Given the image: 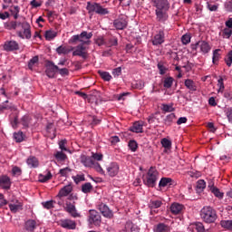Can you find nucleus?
<instances>
[{
  "instance_id": "1",
  "label": "nucleus",
  "mask_w": 232,
  "mask_h": 232,
  "mask_svg": "<svg viewBox=\"0 0 232 232\" xmlns=\"http://www.w3.org/2000/svg\"><path fill=\"white\" fill-rule=\"evenodd\" d=\"M93 37L92 33H88L86 31L82 32L80 34H75L71 37L69 43L71 44H77L80 43L76 47L69 48L68 46L60 45L56 49V53L58 55H68L70 52H72L73 57H82V59L86 60L88 57V52L86 50L92 44V41H90Z\"/></svg>"
},
{
  "instance_id": "2",
  "label": "nucleus",
  "mask_w": 232,
  "mask_h": 232,
  "mask_svg": "<svg viewBox=\"0 0 232 232\" xmlns=\"http://www.w3.org/2000/svg\"><path fill=\"white\" fill-rule=\"evenodd\" d=\"M9 121L14 130H17V128L19 127V124L23 126L24 130H28V128L32 126L33 119H32V116L25 114L19 120V111H15L14 113L9 116Z\"/></svg>"
},
{
  "instance_id": "3",
  "label": "nucleus",
  "mask_w": 232,
  "mask_h": 232,
  "mask_svg": "<svg viewBox=\"0 0 232 232\" xmlns=\"http://www.w3.org/2000/svg\"><path fill=\"white\" fill-rule=\"evenodd\" d=\"M200 217L206 224H214L218 218L213 207L206 206L200 210Z\"/></svg>"
},
{
  "instance_id": "4",
  "label": "nucleus",
  "mask_w": 232,
  "mask_h": 232,
  "mask_svg": "<svg viewBox=\"0 0 232 232\" xmlns=\"http://www.w3.org/2000/svg\"><path fill=\"white\" fill-rule=\"evenodd\" d=\"M157 180H159V171H157V169L150 167L146 179H143V183L145 186H148V188H155Z\"/></svg>"
},
{
  "instance_id": "5",
  "label": "nucleus",
  "mask_w": 232,
  "mask_h": 232,
  "mask_svg": "<svg viewBox=\"0 0 232 232\" xmlns=\"http://www.w3.org/2000/svg\"><path fill=\"white\" fill-rule=\"evenodd\" d=\"M86 10L89 12V14L94 13L98 15H108V14H110L108 8H104L100 3L95 2H87Z\"/></svg>"
},
{
  "instance_id": "6",
  "label": "nucleus",
  "mask_w": 232,
  "mask_h": 232,
  "mask_svg": "<svg viewBox=\"0 0 232 232\" xmlns=\"http://www.w3.org/2000/svg\"><path fill=\"white\" fill-rule=\"evenodd\" d=\"M88 222L89 225L95 226V227H101V224L102 223L101 213L95 209L89 210Z\"/></svg>"
},
{
  "instance_id": "7",
  "label": "nucleus",
  "mask_w": 232,
  "mask_h": 232,
  "mask_svg": "<svg viewBox=\"0 0 232 232\" xmlns=\"http://www.w3.org/2000/svg\"><path fill=\"white\" fill-rule=\"evenodd\" d=\"M17 26H22L24 33L21 31L17 32V35L18 37H20V39H32V31H31V26L30 24L26 21H23V22H17Z\"/></svg>"
},
{
  "instance_id": "8",
  "label": "nucleus",
  "mask_w": 232,
  "mask_h": 232,
  "mask_svg": "<svg viewBox=\"0 0 232 232\" xmlns=\"http://www.w3.org/2000/svg\"><path fill=\"white\" fill-rule=\"evenodd\" d=\"M45 75H47L49 79H53L59 70V66L55 65V63L50 60L45 62Z\"/></svg>"
},
{
  "instance_id": "9",
  "label": "nucleus",
  "mask_w": 232,
  "mask_h": 232,
  "mask_svg": "<svg viewBox=\"0 0 232 232\" xmlns=\"http://www.w3.org/2000/svg\"><path fill=\"white\" fill-rule=\"evenodd\" d=\"M58 225L60 226V227H63V229H67V230L73 231L77 229V222L70 218L60 219L58 221Z\"/></svg>"
},
{
  "instance_id": "10",
  "label": "nucleus",
  "mask_w": 232,
  "mask_h": 232,
  "mask_svg": "<svg viewBox=\"0 0 232 232\" xmlns=\"http://www.w3.org/2000/svg\"><path fill=\"white\" fill-rule=\"evenodd\" d=\"M113 26L116 30H124L128 26V17L121 15L113 22Z\"/></svg>"
},
{
  "instance_id": "11",
  "label": "nucleus",
  "mask_w": 232,
  "mask_h": 232,
  "mask_svg": "<svg viewBox=\"0 0 232 232\" xmlns=\"http://www.w3.org/2000/svg\"><path fill=\"white\" fill-rule=\"evenodd\" d=\"M97 209H99V211L102 213L103 217H105V218H111V217H113V212L104 203H100L97 206Z\"/></svg>"
},
{
  "instance_id": "12",
  "label": "nucleus",
  "mask_w": 232,
  "mask_h": 232,
  "mask_svg": "<svg viewBox=\"0 0 232 232\" xmlns=\"http://www.w3.org/2000/svg\"><path fill=\"white\" fill-rule=\"evenodd\" d=\"M65 211L71 215L73 218H77L81 217V214L77 212V208H75V202H67L65 204Z\"/></svg>"
},
{
  "instance_id": "13",
  "label": "nucleus",
  "mask_w": 232,
  "mask_h": 232,
  "mask_svg": "<svg viewBox=\"0 0 232 232\" xmlns=\"http://www.w3.org/2000/svg\"><path fill=\"white\" fill-rule=\"evenodd\" d=\"M156 10H169V2L168 0H151Z\"/></svg>"
},
{
  "instance_id": "14",
  "label": "nucleus",
  "mask_w": 232,
  "mask_h": 232,
  "mask_svg": "<svg viewBox=\"0 0 232 232\" xmlns=\"http://www.w3.org/2000/svg\"><path fill=\"white\" fill-rule=\"evenodd\" d=\"M5 52H17L19 50V44L16 41H5L4 44Z\"/></svg>"
},
{
  "instance_id": "15",
  "label": "nucleus",
  "mask_w": 232,
  "mask_h": 232,
  "mask_svg": "<svg viewBox=\"0 0 232 232\" xmlns=\"http://www.w3.org/2000/svg\"><path fill=\"white\" fill-rule=\"evenodd\" d=\"M208 188L209 191L211 193H213V195L215 197H217V198H219L220 200H222V198H224V192H221L218 188L215 187V183H213V181H210L208 183Z\"/></svg>"
},
{
  "instance_id": "16",
  "label": "nucleus",
  "mask_w": 232,
  "mask_h": 232,
  "mask_svg": "<svg viewBox=\"0 0 232 232\" xmlns=\"http://www.w3.org/2000/svg\"><path fill=\"white\" fill-rule=\"evenodd\" d=\"M155 14L158 23H165L168 21V10L156 9Z\"/></svg>"
},
{
  "instance_id": "17",
  "label": "nucleus",
  "mask_w": 232,
  "mask_h": 232,
  "mask_svg": "<svg viewBox=\"0 0 232 232\" xmlns=\"http://www.w3.org/2000/svg\"><path fill=\"white\" fill-rule=\"evenodd\" d=\"M72 191H73V187H72V184L66 185L60 189L57 197L58 198H63V197H68V195H70Z\"/></svg>"
},
{
  "instance_id": "18",
  "label": "nucleus",
  "mask_w": 232,
  "mask_h": 232,
  "mask_svg": "<svg viewBox=\"0 0 232 232\" xmlns=\"http://www.w3.org/2000/svg\"><path fill=\"white\" fill-rule=\"evenodd\" d=\"M107 173L109 177H116L119 174V164L112 162L107 168Z\"/></svg>"
},
{
  "instance_id": "19",
  "label": "nucleus",
  "mask_w": 232,
  "mask_h": 232,
  "mask_svg": "<svg viewBox=\"0 0 232 232\" xmlns=\"http://www.w3.org/2000/svg\"><path fill=\"white\" fill-rule=\"evenodd\" d=\"M164 37H165V34L162 30L159 31V34H157L154 36V39L152 40V44L154 46H159V44H162V43H164Z\"/></svg>"
},
{
  "instance_id": "20",
  "label": "nucleus",
  "mask_w": 232,
  "mask_h": 232,
  "mask_svg": "<svg viewBox=\"0 0 232 232\" xmlns=\"http://www.w3.org/2000/svg\"><path fill=\"white\" fill-rule=\"evenodd\" d=\"M10 186H12V183L10 182V178L8 176H1L0 188H3V189H10Z\"/></svg>"
},
{
  "instance_id": "21",
  "label": "nucleus",
  "mask_w": 232,
  "mask_h": 232,
  "mask_svg": "<svg viewBox=\"0 0 232 232\" xmlns=\"http://www.w3.org/2000/svg\"><path fill=\"white\" fill-rule=\"evenodd\" d=\"M125 232H139L140 231V228H139V226L133 224L131 221H127L124 227Z\"/></svg>"
},
{
  "instance_id": "22",
  "label": "nucleus",
  "mask_w": 232,
  "mask_h": 232,
  "mask_svg": "<svg viewBox=\"0 0 232 232\" xmlns=\"http://www.w3.org/2000/svg\"><path fill=\"white\" fill-rule=\"evenodd\" d=\"M198 44L202 53H209V52H211V45H209V43L206 41H198Z\"/></svg>"
},
{
  "instance_id": "23",
  "label": "nucleus",
  "mask_w": 232,
  "mask_h": 232,
  "mask_svg": "<svg viewBox=\"0 0 232 232\" xmlns=\"http://www.w3.org/2000/svg\"><path fill=\"white\" fill-rule=\"evenodd\" d=\"M143 126L142 121H135L130 127V131H132V133H143Z\"/></svg>"
},
{
  "instance_id": "24",
  "label": "nucleus",
  "mask_w": 232,
  "mask_h": 232,
  "mask_svg": "<svg viewBox=\"0 0 232 232\" xmlns=\"http://www.w3.org/2000/svg\"><path fill=\"white\" fill-rule=\"evenodd\" d=\"M175 184V181L171 178H162L160 180L159 188H166L169 186V188H171Z\"/></svg>"
},
{
  "instance_id": "25",
  "label": "nucleus",
  "mask_w": 232,
  "mask_h": 232,
  "mask_svg": "<svg viewBox=\"0 0 232 232\" xmlns=\"http://www.w3.org/2000/svg\"><path fill=\"white\" fill-rule=\"evenodd\" d=\"M184 206L179 203H174L170 206V211L173 215H179L182 213Z\"/></svg>"
},
{
  "instance_id": "26",
  "label": "nucleus",
  "mask_w": 232,
  "mask_h": 232,
  "mask_svg": "<svg viewBox=\"0 0 232 232\" xmlns=\"http://www.w3.org/2000/svg\"><path fill=\"white\" fill-rule=\"evenodd\" d=\"M171 228L169 226L164 224V223H160L154 227V232H170Z\"/></svg>"
},
{
  "instance_id": "27",
  "label": "nucleus",
  "mask_w": 232,
  "mask_h": 232,
  "mask_svg": "<svg viewBox=\"0 0 232 232\" xmlns=\"http://www.w3.org/2000/svg\"><path fill=\"white\" fill-rule=\"evenodd\" d=\"M37 227V222L34 219H29L25 222L24 228L26 231L34 232L35 231V228Z\"/></svg>"
},
{
  "instance_id": "28",
  "label": "nucleus",
  "mask_w": 232,
  "mask_h": 232,
  "mask_svg": "<svg viewBox=\"0 0 232 232\" xmlns=\"http://www.w3.org/2000/svg\"><path fill=\"white\" fill-rule=\"evenodd\" d=\"M186 88L188 90H189V92H197V82H195L193 80L191 79H187L185 80V82H184Z\"/></svg>"
},
{
  "instance_id": "29",
  "label": "nucleus",
  "mask_w": 232,
  "mask_h": 232,
  "mask_svg": "<svg viewBox=\"0 0 232 232\" xmlns=\"http://www.w3.org/2000/svg\"><path fill=\"white\" fill-rule=\"evenodd\" d=\"M26 164L29 168H39V160L34 156H30L26 160Z\"/></svg>"
},
{
  "instance_id": "30",
  "label": "nucleus",
  "mask_w": 232,
  "mask_h": 232,
  "mask_svg": "<svg viewBox=\"0 0 232 232\" xmlns=\"http://www.w3.org/2000/svg\"><path fill=\"white\" fill-rule=\"evenodd\" d=\"M175 119H177V116L175 115V113L168 114L163 119V124H165V126H171L173 124V121H175Z\"/></svg>"
},
{
  "instance_id": "31",
  "label": "nucleus",
  "mask_w": 232,
  "mask_h": 232,
  "mask_svg": "<svg viewBox=\"0 0 232 232\" xmlns=\"http://www.w3.org/2000/svg\"><path fill=\"white\" fill-rule=\"evenodd\" d=\"M8 101H5L0 104V113H3V111H5V110H15V105L13 103L8 104Z\"/></svg>"
},
{
  "instance_id": "32",
  "label": "nucleus",
  "mask_w": 232,
  "mask_h": 232,
  "mask_svg": "<svg viewBox=\"0 0 232 232\" xmlns=\"http://www.w3.org/2000/svg\"><path fill=\"white\" fill-rule=\"evenodd\" d=\"M94 162L95 161L93 160H92V158H90V157L83 156L82 158V164H83V166H85V168H92Z\"/></svg>"
},
{
  "instance_id": "33",
  "label": "nucleus",
  "mask_w": 232,
  "mask_h": 232,
  "mask_svg": "<svg viewBox=\"0 0 232 232\" xmlns=\"http://www.w3.org/2000/svg\"><path fill=\"white\" fill-rule=\"evenodd\" d=\"M162 206V201L159 199H151L149 203V208L153 210V209H159Z\"/></svg>"
},
{
  "instance_id": "34",
  "label": "nucleus",
  "mask_w": 232,
  "mask_h": 232,
  "mask_svg": "<svg viewBox=\"0 0 232 232\" xmlns=\"http://www.w3.org/2000/svg\"><path fill=\"white\" fill-rule=\"evenodd\" d=\"M118 40L115 36H111L109 39L105 40V46L111 48V46H117Z\"/></svg>"
},
{
  "instance_id": "35",
  "label": "nucleus",
  "mask_w": 232,
  "mask_h": 232,
  "mask_svg": "<svg viewBox=\"0 0 232 232\" xmlns=\"http://www.w3.org/2000/svg\"><path fill=\"white\" fill-rule=\"evenodd\" d=\"M192 229L194 232H206V228L204 227V224L200 222H196L192 224Z\"/></svg>"
},
{
  "instance_id": "36",
  "label": "nucleus",
  "mask_w": 232,
  "mask_h": 232,
  "mask_svg": "<svg viewBox=\"0 0 232 232\" xmlns=\"http://www.w3.org/2000/svg\"><path fill=\"white\" fill-rule=\"evenodd\" d=\"M174 81H175V79H173V77H171V76L166 77L163 80V88L169 90V88H171V86H173Z\"/></svg>"
},
{
  "instance_id": "37",
  "label": "nucleus",
  "mask_w": 232,
  "mask_h": 232,
  "mask_svg": "<svg viewBox=\"0 0 232 232\" xmlns=\"http://www.w3.org/2000/svg\"><path fill=\"white\" fill-rule=\"evenodd\" d=\"M221 50L220 49H216L213 51V56H212V63L213 64H218V61H220V54Z\"/></svg>"
},
{
  "instance_id": "38",
  "label": "nucleus",
  "mask_w": 232,
  "mask_h": 232,
  "mask_svg": "<svg viewBox=\"0 0 232 232\" xmlns=\"http://www.w3.org/2000/svg\"><path fill=\"white\" fill-rule=\"evenodd\" d=\"M161 110L165 113H171V112L175 111V108L173 107V104L163 103V104H161Z\"/></svg>"
},
{
  "instance_id": "39",
  "label": "nucleus",
  "mask_w": 232,
  "mask_h": 232,
  "mask_svg": "<svg viewBox=\"0 0 232 232\" xmlns=\"http://www.w3.org/2000/svg\"><path fill=\"white\" fill-rule=\"evenodd\" d=\"M220 226L227 231H232V220H221Z\"/></svg>"
},
{
  "instance_id": "40",
  "label": "nucleus",
  "mask_w": 232,
  "mask_h": 232,
  "mask_svg": "<svg viewBox=\"0 0 232 232\" xmlns=\"http://www.w3.org/2000/svg\"><path fill=\"white\" fill-rule=\"evenodd\" d=\"M92 189H93V186L90 182H87V183L82 185V193H85V194L92 193Z\"/></svg>"
},
{
  "instance_id": "41",
  "label": "nucleus",
  "mask_w": 232,
  "mask_h": 232,
  "mask_svg": "<svg viewBox=\"0 0 232 232\" xmlns=\"http://www.w3.org/2000/svg\"><path fill=\"white\" fill-rule=\"evenodd\" d=\"M38 179H39V182H42V183L48 182V180H51L52 179V172L47 171L46 175L40 174Z\"/></svg>"
},
{
  "instance_id": "42",
  "label": "nucleus",
  "mask_w": 232,
  "mask_h": 232,
  "mask_svg": "<svg viewBox=\"0 0 232 232\" xmlns=\"http://www.w3.org/2000/svg\"><path fill=\"white\" fill-rule=\"evenodd\" d=\"M13 137L15 142H23V140H24V133H23V131L21 130L18 132H14Z\"/></svg>"
},
{
  "instance_id": "43",
  "label": "nucleus",
  "mask_w": 232,
  "mask_h": 232,
  "mask_svg": "<svg viewBox=\"0 0 232 232\" xmlns=\"http://www.w3.org/2000/svg\"><path fill=\"white\" fill-rule=\"evenodd\" d=\"M36 64H39V56H34L33 57L29 62H28V69L29 70H34V66Z\"/></svg>"
},
{
  "instance_id": "44",
  "label": "nucleus",
  "mask_w": 232,
  "mask_h": 232,
  "mask_svg": "<svg viewBox=\"0 0 232 232\" xmlns=\"http://www.w3.org/2000/svg\"><path fill=\"white\" fill-rule=\"evenodd\" d=\"M55 37H57V32L52 30L45 32L46 41H52L53 39H55Z\"/></svg>"
},
{
  "instance_id": "45",
  "label": "nucleus",
  "mask_w": 232,
  "mask_h": 232,
  "mask_svg": "<svg viewBox=\"0 0 232 232\" xmlns=\"http://www.w3.org/2000/svg\"><path fill=\"white\" fill-rule=\"evenodd\" d=\"M9 209L12 213H17L19 209H23V204H9Z\"/></svg>"
},
{
  "instance_id": "46",
  "label": "nucleus",
  "mask_w": 232,
  "mask_h": 232,
  "mask_svg": "<svg viewBox=\"0 0 232 232\" xmlns=\"http://www.w3.org/2000/svg\"><path fill=\"white\" fill-rule=\"evenodd\" d=\"M98 73L103 81H107V82L111 81V74H110V72H103V71H99Z\"/></svg>"
},
{
  "instance_id": "47",
  "label": "nucleus",
  "mask_w": 232,
  "mask_h": 232,
  "mask_svg": "<svg viewBox=\"0 0 232 232\" xmlns=\"http://www.w3.org/2000/svg\"><path fill=\"white\" fill-rule=\"evenodd\" d=\"M158 70L160 72V75H166L167 72H168V67H166V65H164V63L162 62H160L158 64Z\"/></svg>"
},
{
  "instance_id": "48",
  "label": "nucleus",
  "mask_w": 232,
  "mask_h": 232,
  "mask_svg": "<svg viewBox=\"0 0 232 232\" xmlns=\"http://www.w3.org/2000/svg\"><path fill=\"white\" fill-rule=\"evenodd\" d=\"M134 90H142L144 88V82L138 80L131 83Z\"/></svg>"
},
{
  "instance_id": "49",
  "label": "nucleus",
  "mask_w": 232,
  "mask_h": 232,
  "mask_svg": "<svg viewBox=\"0 0 232 232\" xmlns=\"http://www.w3.org/2000/svg\"><path fill=\"white\" fill-rule=\"evenodd\" d=\"M20 11H21V8H19V5H14L13 8L9 10L12 15H14V19H17L19 17Z\"/></svg>"
},
{
  "instance_id": "50",
  "label": "nucleus",
  "mask_w": 232,
  "mask_h": 232,
  "mask_svg": "<svg viewBox=\"0 0 232 232\" xmlns=\"http://www.w3.org/2000/svg\"><path fill=\"white\" fill-rule=\"evenodd\" d=\"M6 30H15L17 28V21H11L5 24Z\"/></svg>"
},
{
  "instance_id": "51",
  "label": "nucleus",
  "mask_w": 232,
  "mask_h": 232,
  "mask_svg": "<svg viewBox=\"0 0 232 232\" xmlns=\"http://www.w3.org/2000/svg\"><path fill=\"white\" fill-rule=\"evenodd\" d=\"M225 63L228 68H231L232 64V50L227 53V54L225 56Z\"/></svg>"
},
{
  "instance_id": "52",
  "label": "nucleus",
  "mask_w": 232,
  "mask_h": 232,
  "mask_svg": "<svg viewBox=\"0 0 232 232\" xmlns=\"http://www.w3.org/2000/svg\"><path fill=\"white\" fill-rule=\"evenodd\" d=\"M231 35H232V29H230L229 27H226L225 29H223L222 36L224 37V39H229Z\"/></svg>"
},
{
  "instance_id": "53",
  "label": "nucleus",
  "mask_w": 232,
  "mask_h": 232,
  "mask_svg": "<svg viewBox=\"0 0 232 232\" xmlns=\"http://www.w3.org/2000/svg\"><path fill=\"white\" fill-rule=\"evenodd\" d=\"M161 145L165 150H169L172 146L171 140H168L167 138H163L161 140Z\"/></svg>"
},
{
  "instance_id": "54",
  "label": "nucleus",
  "mask_w": 232,
  "mask_h": 232,
  "mask_svg": "<svg viewBox=\"0 0 232 232\" xmlns=\"http://www.w3.org/2000/svg\"><path fill=\"white\" fill-rule=\"evenodd\" d=\"M54 157L56 160H66V159H68V156H66L63 151H57L54 154Z\"/></svg>"
},
{
  "instance_id": "55",
  "label": "nucleus",
  "mask_w": 232,
  "mask_h": 232,
  "mask_svg": "<svg viewBox=\"0 0 232 232\" xmlns=\"http://www.w3.org/2000/svg\"><path fill=\"white\" fill-rule=\"evenodd\" d=\"M197 189H198V191H204V189H206V181L204 179L198 180Z\"/></svg>"
},
{
  "instance_id": "56",
  "label": "nucleus",
  "mask_w": 232,
  "mask_h": 232,
  "mask_svg": "<svg viewBox=\"0 0 232 232\" xmlns=\"http://www.w3.org/2000/svg\"><path fill=\"white\" fill-rule=\"evenodd\" d=\"M72 179L75 182V184H79L80 182H84V180H86L83 174L72 176Z\"/></svg>"
},
{
  "instance_id": "57",
  "label": "nucleus",
  "mask_w": 232,
  "mask_h": 232,
  "mask_svg": "<svg viewBox=\"0 0 232 232\" xmlns=\"http://www.w3.org/2000/svg\"><path fill=\"white\" fill-rule=\"evenodd\" d=\"M129 148L132 152L137 151V148H139V145L137 144V141H135L134 140H130L129 141Z\"/></svg>"
},
{
  "instance_id": "58",
  "label": "nucleus",
  "mask_w": 232,
  "mask_h": 232,
  "mask_svg": "<svg viewBox=\"0 0 232 232\" xmlns=\"http://www.w3.org/2000/svg\"><path fill=\"white\" fill-rule=\"evenodd\" d=\"M53 204H55L54 200H49V201H45V202L42 203V205L44 208V209H52V208H53Z\"/></svg>"
},
{
  "instance_id": "59",
  "label": "nucleus",
  "mask_w": 232,
  "mask_h": 232,
  "mask_svg": "<svg viewBox=\"0 0 232 232\" xmlns=\"http://www.w3.org/2000/svg\"><path fill=\"white\" fill-rule=\"evenodd\" d=\"M92 168L98 172L101 173V175H104V169H102V167H101V164L99 162H95L92 165Z\"/></svg>"
},
{
  "instance_id": "60",
  "label": "nucleus",
  "mask_w": 232,
  "mask_h": 232,
  "mask_svg": "<svg viewBox=\"0 0 232 232\" xmlns=\"http://www.w3.org/2000/svg\"><path fill=\"white\" fill-rule=\"evenodd\" d=\"M94 43L98 45V46H103V44H106V40L104 39V37L102 36H98L95 40Z\"/></svg>"
},
{
  "instance_id": "61",
  "label": "nucleus",
  "mask_w": 232,
  "mask_h": 232,
  "mask_svg": "<svg viewBox=\"0 0 232 232\" xmlns=\"http://www.w3.org/2000/svg\"><path fill=\"white\" fill-rule=\"evenodd\" d=\"M66 144H68V141L66 140H62L61 141H59V148L60 150H62V151H70L66 148Z\"/></svg>"
},
{
  "instance_id": "62",
  "label": "nucleus",
  "mask_w": 232,
  "mask_h": 232,
  "mask_svg": "<svg viewBox=\"0 0 232 232\" xmlns=\"http://www.w3.org/2000/svg\"><path fill=\"white\" fill-rule=\"evenodd\" d=\"M181 43H182V44H189V43H191V35L184 34L181 37Z\"/></svg>"
},
{
  "instance_id": "63",
  "label": "nucleus",
  "mask_w": 232,
  "mask_h": 232,
  "mask_svg": "<svg viewBox=\"0 0 232 232\" xmlns=\"http://www.w3.org/2000/svg\"><path fill=\"white\" fill-rule=\"evenodd\" d=\"M70 171H72V169L66 167V168L61 169L59 170V173L61 174V177H68V174L70 173Z\"/></svg>"
},
{
  "instance_id": "64",
  "label": "nucleus",
  "mask_w": 232,
  "mask_h": 232,
  "mask_svg": "<svg viewBox=\"0 0 232 232\" xmlns=\"http://www.w3.org/2000/svg\"><path fill=\"white\" fill-rule=\"evenodd\" d=\"M227 120L232 123V107H228L225 111Z\"/></svg>"
}]
</instances>
